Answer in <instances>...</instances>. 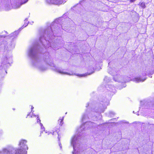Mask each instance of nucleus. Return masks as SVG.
Returning <instances> with one entry per match:
<instances>
[{
  "label": "nucleus",
  "mask_w": 154,
  "mask_h": 154,
  "mask_svg": "<svg viewBox=\"0 0 154 154\" xmlns=\"http://www.w3.org/2000/svg\"><path fill=\"white\" fill-rule=\"evenodd\" d=\"M40 124L41 126V128H42V127L43 128V129H44V127L42 124V123H40Z\"/></svg>",
  "instance_id": "obj_21"
},
{
  "label": "nucleus",
  "mask_w": 154,
  "mask_h": 154,
  "mask_svg": "<svg viewBox=\"0 0 154 154\" xmlns=\"http://www.w3.org/2000/svg\"><path fill=\"white\" fill-rule=\"evenodd\" d=\"M1 36L0 35V37H1Z\"/></svg>",
  "instance_id": "obj_40"
},
{
  "label": "nucleus",
  "mask_w": 154,
  "mask_h": 154,
  "mask_svg": "<svg viewBox=\"0 0 154 154\" xmlns=\"http://www.w3.org/2000/svg\"><path fill=\"white\" fill-rule=\"evenodd\" d=\"M41 129L42 130V131H45V128L43 129V128L42 127V128H41Z\"/></svg>",
  "instance_id": "obj_25"
},
{
  "label": "nucleus",
  "mask_w": 154,
  "mask_h": 154,
  "mask_svg": "<svg viewBox=\"0 0 154 154\" xmlns=\"http://www.w3.org/2000/svg\"><path fill=\"white\" fill-rule=\"evenodd\" d=\"M88 106H89V103H87V105H86V107H87Z\"/></svg>",
  "instance_id": "obj_27"
},
{
  "label": "nucleus",
  "mask_w": 154,
  "mask_h": 154,
  "mask_svg": "<svg viewBox=\"0 0 154 154\" xmlns=\"http://www.w3.org/2000/svg\"><path fill=\"white\" fill-rule=\"evenodd\" d=\"M87 117V115H84L82 116V121H83Z\"/></svg>",
  "instance_id": "obj_18"
},
{
  "label": "nucleus",
  "mask_w": 154,
  "mask_h": 154,
  "mask_svg": "<svg viewBox=\"0 0 154 154\" xmlns=\"http://www.w3.org/2000/svg\"><path fill=\"white\" fill-rule=\"evenodd\" d=\"M106 104L105 103H104V104H102V105H104V106H103V107H104V106H105V105H106Z\"/></svg>",
  "instance_id": "obj_26"
},
{
  "label": "nucleus",
  "mask_w": 154,
  "mask_h": 154,
  "mask_svg": "<svg viewBox=\"0 0 154 154\" xmlns=\"http://www.w3.org/2000/svg\"><path fill=\"white\" fill-rule=\"evenodd\" d=\"M110 116H112V115H114L115 114V113L112 112H109Z\"/></svg>",
  "instance_id": "obj_20"
},
{
  "label": "nucleus",
  "mask_w": 154,
  "mask_h": 154,
  "mask_svg": "<svg viewBox=\"0 0 154 154\" xmlns=\"http://www.w3.org/2000/svg\"><path fill=\"white\" fill-rule=\"evenodd\" d=\"M29 114H28L27 115V116H29Z\"/></svg>",
  "instance_id": "obj_36"
},
{
  "label": "nucleus",
  "mask_w": 154,
  "mask_h": 154,
  "mask_svg": "<svg viewBox=\"0 0 154 154\" xmlns=\"http://www.w3.org/2000/svg\"><path fill=\"white\" fill-rule=\"evenodd\" d=\"M136 0H130V1L131 2H134Z\"/></svg>",
  "instance_id": "obj_23"
},
{
  "label": "nucleus",
  "mask_w": 154,
  "mask_h": 154,
  "mask_svg": "<svg viewBox=\"0 0 154 154\" xmlns=\"http://www.w3.org/2000/svg\"><path fill=\"white\" fill-rule=\"evenodd\" d=\"M146 79H143L139 77H137L134 78V81L137 83H138L140 82H143Z\"/></svg>",
  "instance_id": "obj_11"
},
{
  "label": "nucleus",
  "mask_w": 154,
  "mask_h": 154,
  "mask_svg": "<svg viewBox=\"0 0 154 154\" xmlns=\"http://www.w3.org/2000/svg\"><path fill=\"white\" fill-rule=\"evenodd\" d=\"M28 1V0H26V1H25L23 2H22L20 5H17L15 7L13 6V8H15V9L19 8L20 7V6L21 5H22L23 4H25V3H26Z\"/></svg>",
  "instance_id": "obj_13"
},
{
  "label": "nucleus",
  "mask_w": 154,
  "mask_h": 154,
  "mask_svg": "<svg viewBox=\"0 0 154 154\" xmlns=\"http://www.w3.org/2000/svg\"><path fill=\"white\" fill-rule=\"evenodd\" d=\"M24 25L23 26H22V28H23V27L24 26Z\"/></svg>",
  "instance_id": "obj_34"
},
{
  "label": "nucleus",
  "mask_w": 154,
  "mask_h": 154,
  "mask_svg": "<svg viewBox=\"0 0 154 154\" xmlns=\"http://www.w3.org/2000/svg\"><path fill=\"white\" fill-rule=\"evenodd\" d=\"M3 150L4 153H6L7 154H26L27 153V151L25 150L20 149L15 150L13 147L10 148L8 150L4 149Z\"/></svg>",
  "instance_id": "obj_4"
},
{
  "label": "nucleus",
  "mask_w": 154,
  "mask_h": 154,
  "mask_svg": "<svg viewBox=\"0 0 154 154\" xmlns=\"http://www.w3.org/2000/svg\"><path fill=\"white\" fill-rule=\"evenodd\" d=\"M34 108V107L32 106V107H31V109L32 110Z\"/></svg>",
  "instance_id": "obj_28"
},
{
  "label": "nucleus",
  "mask_w": 154,
  "mask_h": 154,
  "mask_svg": "<svg viewBox=\"0 0 154 154\" xmlns=\"http://www.w3.org/2000/svg\"><path fill=\"white\" fill-rule=\"evenodd\" d=\"M104 80L106 82H108L110 81L109 78L107 76L105 77Z\"/></svg>",
  "instance_id": "obj_17"
},
{
  "label": "nucleus",
  "mask_w": 154,
  "mask_h": 154,
  "mask_svg": "<svg viewBox=\"0 0 154 154\" xmlns=\"http://www.w3.org/2000/svg\"><path fill=\"white\" fill-rule=\"evenodd\" d=\"M58 135L59 136V134H58ZM58 140H59V141H60V138H59V136H58Z\"/></svg>",
  "instance_id": "obj_30"
},
{
  "label": "nucleus",
  "mask_w": 154,
  "mask_h": 154,
  "mask_svg": "<svg viewBox=\"0 0 154 154\" xmlns=\"http://www.w3.org/2000/svg\"><path fill=\"white\" fill-rule=\"evenodd\" d=\"M45 132L46 133H48V132L46 131H45ZM48 134H49V133H50L49 132H48Z\"/></svg>",
  "instance_id": "obj_29"
},
{
  "label": "nucleus",
  "mask_w": 154,
  "mask_h": 154,
  "mask_svg": "<svg viewBox=\"0 0 154 154\" xmlns=\"http://www.w3.org/2000/svg\"><path fill=\"white\" fill-rule=\"evenodd\" d=\"M62 29H63L62 28Z\"/></svg>",
  "instance_id": "obj_38"
},
{
  "label": "nucleus",
  "mask_w": 154,
  "mask_h": 154,
  "mask_svg": "<svg viewBox=\"0 0 154 154\" xmlns=\"http://www.w3.org/2000/svg\"><path fill=\"white\" fill-rule=\"evenodd\" d=\"M26 140H23L20 141L19 145L20 147V149H21L22 150L23 149V150H25V151L28 149V147L27 145L26 144Z\"/></svg>",
  "instance_id": "obj_8"
},
{
  "label": "nucleus",
  "mask_w": 154,
  "mask_h": 154,
  "mask_svg": "<svg viewBox=\"0 0 154 154\" xmlns=\"http://www.w3.org/2000/svg\"><path fill=\"white\" fill-rule=\"evenodd\" d=\"M94 72V71H93L91 73H85V74H83L81 75V76H85L88 75H91V74H92Z\"/></svg>",
  "instance_id": "obj_15"
},
{
  "label": "nucleus",
  "mask_w": 154,
  "mask_h": 154,
  "mask_svg": "<svg viewBox=\"0 0 154 154\" xmlns=\"http://www.w3.org/2000/svg\"><path fill=\"white\" fill-rule=\"evenodd\" d=\"M108 71L109 74L114 76L113 78L114 80L115 81H118V79L116 80V76L117 78H119L120 77V76L119 75H118V74H119V72H118V70L116 71V70L115 68H111L109 67L108 69Z\"/></svg>",
  "instance_id": "obj_7"
},
{
  "label": "nucleus",
  "mask_w": 154,
  "mask_h": 154,
  "mask_svg": "<svg viewBox=\"0 0 154 154\" xmlns=\"http://www.w3.org/2000/svg\"><path fill=\"white\" fill-rule=\"evenodd\" d=\"M56 132L57 134H58V132L57 131H56Z\"/></svg>",
  "instance_id": "obj_33"
},
{
  "label": "nucleus",
  "mask_w": 154,
  "mask_h": 154,
  "mask_svg": "<svg viewBox=\"0 0 154 154\" xmlns=\"http://www.w3.org/2000/svg\"><path fill=\"white\" fill-rule=\"evenodd\" d=\"M40 45L38 43L33 44L29 49L28 54L29 56L32 60L33 65L36 66L40 70L45 71L46 68L42 64L38 54Z\"/></svg>",
  "instance_id": "obj_2"
},
{
  "label": "nucleus",
  "mask_w": 154,
  "mask_h": 154,
  "mask_svg": "<svg viewBox=\"0 0 154 154\" xmlns=\"http://www.w3.org/2000/svg\"><path fill=\"white\" fill-rule=\"evenodd\" d=\"M40 120L39 119H38L37 120V122H40Z\"/></svg>",
  "instance_id": "obj_24"
},
{
  "label": "nucleus",
  "mask_w": 154,
  "mask_h": 154,
  "mask_svg": "<svg viewBox=\"0 0 154 154\" xmlns=\"http://www.w3.org/2000/svg\"><path fill=\"white\" fill-rule=\"evenodd\" d=\"M54 132H53V133H52V134L53 135H54Z\"/></svg>",
  "instance_id": "obj_32"
},
{
  "label": "nucleus",
  "mask_w": 154,
  "mask_h": 154,
  "mask_svg": "<svg viewBox=\"0 0 154 154\" xmlns=\"http://www.w3.org/2000/svg\"><path fill=\"white\" fill-rule=\"evenodd\" d=\"M12 61V59L11 56L8 58L6 57L4 61H3L1 63V66L5 67L4 65L7 64H10V63H11Z\"/></svg>",
  "instance_id": "obj_10"
},
{
  "label": "nucleus",
  "mask_w": 154,
  "mask_h": 154,
  "mask_svg": "<svg viewBox=\"0 0 154 154\" xmlns=\"http://www.w3.org/2000/svg\"><path fill=\"white\" fill-rule=\"evenodd\" d=\"M27 21V19H26H26H25V23L26 21ZM25 26H24V27H26V26H27V25H28V23H26H26H25Z\"/></svg>",
  "instance_id": "obj_19"
},
{
  "label": "nucleus",
  "mask_w": 154,
  "mask_h": 154,
  "mask_svg": "<svg viewBox=\"0 0 154 154\" xmlns=\"http://www.w3.org/2000/svg\"><path fill=\"white\" fill-rule=\"evenodd\" d=\"M59 146H60L61 149L62 146H61V143H60L59 142Z\"/></svg>",
  "instance_id": "obj_22"
},
{
  "label": "nucleus",
  "mask_w": 154,
  "mask_h": 154,
  "mask_svg": "<svg viewBox=\"0 0 154 154\" xmlns=\"http://www.w3.org/2000/svg\"><path fill=\"white\" fill-rule=\"evenodd\" d=\"M47 63L50 66L52 67V69L53 70L58 72L59 73L63 75H73V73H68L63 72V70L60 69L59 68L56 67L55 64L51 62H48L46 61Z\"/></svg>",
  "instance_id": "obj_6"
},
{
  "label": "nucleus",
  "mask_w": 154,
  "mask_h": 154,
  "mask_svg": "<svg viewBox=\"0 0 154 154\" xmlns=\"http://www.w3.org/2000/svg\"><path fill=\"white\" fill-rule=\"evenodd\" d=\"M98 111H96V112H98Z\"/></svg>",
  "instance_id": "obj_39"
},
{
  "label": "nucleus",
  "mask_w": 154,
  "mask_h": 154,
  "mask_svg": "<svg viewBox=\"0 0 154 154\" xmlns=\"http://www.w3.org/2000/svg\"><path fill=\"white\" fill-rule=\"evenodd\" d=\"M95 124L90 121L87 122L85 123L83 125H82L80 128L77 130V131L78 133H80L82 132L83 130L87 129L88 128L94 127L96 126Z\"/></svg>",
  "instance_id": "obj_5"
},
{
  "label": "nucleus",
  "mask_w": 154,
  "mask_h": 154,
  "mask_svg": "<svg viewBox=\"0 0 154 154\" xmlns=\"http://www.w3.org/2000/svg\"><path fill=\"white\" fill-rule=\"evenodd\" d=\"M127 81H125V82H127Z\"/></svg>",
  "instance_id": "obj_35"
},
{
  "label": "nucleus",
  "mask_w": 154,
  "mask_h": 154,
  "mask_svg": "<svg viewBox=\"0 0 154 154\" xmlns=\"http://www.w3.org/2000/svg\"><path fill=\"white\" fill-rule=\"evenodd\" d=\"M79 134V133L78 134ZM80 134L77 135H75L72 138L71 141V145L72 146L74 151L72 152V154H76L79 152L78 149L80 145L79 139H80Z\"/></svg>",
  "instance_id": "obj_3"
},
{
  "label": "nucleus",
  "mask_w": 154,
  "mask_h": 154,
  "mask_svg": "<svg viewBox=\"0 0 154 154\" xmlns=\"http://www.w3.org/2000/svg\"><path fill=\"white\" fill-rule=\"evenodd\" d=\"M65 0H46L47 2L49 4L59 5L63 4Z\"/></svg>",
  "instance_id": "obj_9"
},
{
  "label": "nucleus",
  "mask_w": 154,
  "mask_h": 154,
  "mask_svg": "<svg viewBox=\"0 0 154 154\" xmlns=\"http://www.w3.org/2000/svg\"><path fill=\"white\" fill-rule=\"evenodd\" d=\"M59 26H58L57 24L55 22H53L51 25L50 27L45 30L44 33L41 34L39 38V42L40 44L44 46L45 48L48 47L49 46L52 48L54 50H57L59 49L57 48L58 43L57 41V38L56 39V41L55 40L53 42V39L55 38L54 33L53 32L55 31L57 33L59 32V30H60L59 29Z\"/></svg>",
  "instance_id": "obj_1"
},
{
  "label": "nucleus",
  "mask_w": 154,
  "mask_h": 154,
  "mask_svg": "<svg viewBox=\"0 0 154 154\" xmlns=\"http://www.w3.org/2000/svg\"><path fill=\"white\" fill-rule=\"evenodd\" d=\"M2 154L1 152H0V154Z\"/></svg>",
  "instance_id": "obj_37"
},
{
  "label": "nucleus",
  "mask_w": 154,
  "mask_h": 154,
  "mask_svg": "<svg viewBox=\"0 0 154 154\" xmlns=\"http://www.w3.org/2000/svg\"><path fill=\"white\" fill-rule=\"evenodd\" d=\"M139 5L142 8H145V5L144 2H141L139 4Z\"/></svg>",
  "instance_id": "obj_16"
},
{
  "label": "nucleus",
  "mask_w": 154,
  "mask_h": 154,
  "mask_svg": "<svg viewBox=\"0 0 154 154\" xmlns=\"http://www.w3.org/2000/svg\"><path fill=\"white\" fill-rule=\"evenodd\" d=\"M19 32V31H18V30L17 31H15L13 33H11V37H15V36H17V35L18 34Z\"/></svg>",
  "instance_id": "obj_12"
},
{
  "label": "nucleus",
  "mask_w": 154,
  "mask_h": 154,
  "mask_svg": "<svg viewBox=\"0 0 154 154\" xmlns=\"http://www.w3.org/2000/svg\"><path fill=\"white\" fill-rule=\"evenodd\" d=\"M63 118L62 119H60L59 120H58V124H59V125L60 126H61L63 123Z\"/></svg>",
  "instance_id": "obj_14"
},
{
  "label": "nucleus",
  "mask_w": 154,
  "mask_h": 154,
  "mask_svg": "<svg viewBox=\"0 0 154 154\" xmlns=\"http://www.w3.org/2000/svg\"><path fill=\"white\" fill-rule=\"evenodd\" d=\"M34 116H35V117L36 116H37V118H38V115H34Z\"/></svg>",
  "instance_id": "obj_31"
}]
</instances>
